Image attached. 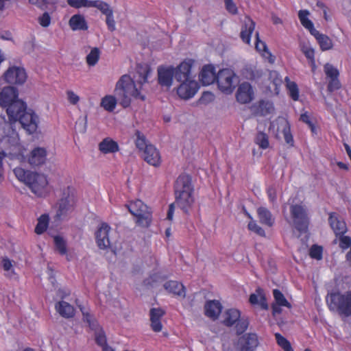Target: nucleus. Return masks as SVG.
<instances>
[{
  "label": "nucleus",
  "instance_id": "1",
  "mask_svg": "<svg viewBox=\"0 0 351 351\" xmlns=\"http://www.w3.org/2000/svg\"><path fill=\"white\" fill-rule=\"evenodd\" d=\"M18 89L14 86H5L0 92V106L6 108V112L10 123L17 121L23 128L32 134L36 132L39 119L31 109L27 108L23 101L19 99Z\"/></svg>",
  "mask_w": 351,
  "mask_h": 351
},
{
  "label": "nucleus",
  "instance_id": "2",
  "mask_svg": "<svg viewBox=\"0 0 351 351\" xmlns=\"http://www.w3.org/2000/svg\"><path fill=\"white\" fill-rule=\"evenodd\" d=\"M151 73V68L144 63L136 65L134 79L128 75H123L117 82L115 93L119 104L124 108L131 104V97L141 101L145 100V96L141 93V86L147 82V77Z\"/></svg>",
  "mask_w": 351,
  "mask_h": 351
},
{
  "label": "nucleus",
  "instance_id": "3",
  "mask_svg": "<svg viewBox=\"0 0 351 351\" xmlns=\"http://www.w3.org/2000/svg\"><path fill=\"white\" fill-rule=\"evenodd\" d=\"M14 173L17 179L25 183L38 197H45L48 193V180L45 175L32 172L21 167H16Z\"/></svg>",
  "mask_w": 351,
  "mask_h": 351
},
{
  "label": "nucleus",
  "instance_id": "4",
  "mask_svg": "<svg viewBox=\"0 0 351 351\" xmlns=\"http://www.w3.org/2000/svg\"><path fill=\"white\" fill-rule=\"evenodd\" d=\"M136 147L142 152L143 158L145 162L154 167H158L161 164V156L156 147L147 143L145 136L139 131L136 132Z\"/></svg>",
  "mask_w": 351,
  "mask_h": 351
},
{
  "label": "nucleus",
  "instance_id": "5",
  "mask_svg": "<svg viewBox=\"0 0 351 351\" xmlns=\"http://www.w3.org/2000/svg\"><path fill=\"white\" fill-rule=\"evenodd\" d=\"M326 302L330 311H336L346 317L351 315V291L343 294L332 292L328 294Z\"/></svg>",
  "mask_w": 351,
  "mask_h": 351
},
{
  "label": "nucleus",
  "instance_id": "6",
  "mask_svg": "<svg viewBox=\"0 0 351 351\" xmlns=\"http://www.w3.org/2000/svg\"><path fill=\"white\" fill-rule=\"evenodd\" d=\"M129 212L134 217L136 226L141 228H149L152 221L151 209L141 200L136 199L126 205Z\"/></svg>",
  "mask_w": 351,
  "mask_h": 351
},
{
  "label": "nucleus",
  "instance_id": "7",
  "mask_svg": "<svg viewBox=\"0 0 351 351\" xmlns=\"http://www.w3.org/2000/svg\"><path fill=\"white\" fill-rule=\"evenodd\" d=\"M289 210L295 228L300 233L306 232L309 219L306 208L301 204H292Z\"/></svg>",
  "mask_w": 351,
  "mask_h": 351
},
{
  "label": "nucleus",
  "instance_id": "8",
  "mask_svg": "<svg viewBox=\"0 0 351 351\" xmlns=\"http://www.w3.org/2000/svg\"><path fill=\"white\" fill-rule=\"evenodd\" d=\"M80 310L82 313L84 321L87 322L89 328L95 332V340L97 345L101 348L107 346V337L102 327L88 312L84 311L82 308H80Z\"/></svg>",
  "mask_w": 351,
  "mask_h": 351
},
{
  "label": "nucleus",
  "instance_id": "9",
  "mask_svg": "<svg viewBox=\"0 0 351 351\" xmlns=\"http://www.w3.org/2000/svg\"><path fill=\"white\" fill-rule=\"evenodd\" d=\"M235 74L230 69L221 70L217 74V83L219 88L223 93L229 94L232 93L235 88L234 79Z\"/></svg>",
  "mask_w": 351,
  "mask_h": 351
},
{
  "label": "nucleus",
  "instance_id": "10",
  "mask_svg": "<svg viewBox=\"0 0 351 351\" xmlns=\"http://www.w3.org/2000/svg\"><path fill=\"white\" fill-rule=\"evenodd\" d=\"M3 80L8 84L22 85L27 80L25 69L21 66H10L3 73Z\"/></svg>",
  "mask_w": 351,
  "mask_h": 351
},
{
  "label": "nucleus",
  "instance_id": "11",
  "mask_svg": "<svg viewBox=\"0 0 351 351\" xmlns=\"http://www.w3.org/2000/svg\"><path fill=\"white\" fill-rule=\"evenodd\" d=\"M275 125L277 127L276 137L278 138V135L282 134L286 143L293 147L294 145V140L291 132V125L288 120L282 117H279L271 126L274 128Z\"/></svg>",
  "mask_w": 351,
  "mask_h": 351
},
{
  "label": "nucleus",
  "instance_id": "12",
  "mask_svg": "<svg viewBox=\"0 0 351 351\" xmlns=\"http://www.w3.org/2000/svg\"><path fill=\"white\" fill-rule=\"evenodd\" d=\"M110 226L106 222L101 223L95 233L96 243L99 249L105 250L110 246L109 233Z\"/></svg>",
  "mask_w": 351,
  "mask_h": 351
},
{
  "label": "nucleus",
  "instance_id": "13",
  "mask_svg": "<svg viewBox=\"0 0 351 351\" xmlns=\"http://www.w3.org/2000/svg\"><path fill=\"white\" fill-rule=\"evenodd\" d=\"M199 88L198 82L195 80H186L177 88V94L182 99H189L195 95Z\"/></svg>",
  "mask_w": 351,
  "mask_h": 351
},
{
  "label": "nucleus",
  "instance_id": "14",
  "mask_svg": "<svg viewBox=\"0 0 351 351\" xmlns=\"http://www.w3.org/2000/svg\"><path fill=\"white\" fill-rule=\"evenodd\" d=\"M71 190L72 189L71 187H67L63 193L64 195H66V196L62 197L58 202V208L56 214L58 217L66 215L73 208V197L70 195Z\"/></svg>",
  "mask_w": 351,
  "mask_h": 351
},
{
  "label": "nucleus",
  "instance_id": "15",
  "mask_svg": "<svg viewBox=\"0 0 351 351\" xmlns=\"http://www.w3.org/2000/svg\"><path fill=\"white\" fill-rule=\"evenodd\" d=\"M193 62L192 59H186L174 68L175 78L178 82H182L192 80L191 71Z\"/></svg>",
  "mask_w": 351,
  "mask_h": 351
},
{
  "label": "nucleus",
  "instance_id": "16",
  "mask_svg": "<svg viewBox=\"0 0 351 351\" xmlns=\"http://www.w3.org/2000/svg\"><path fill=\"white\" fill-rule=\"evenodd\" d=\"M175 77L174 67L160 66L158 68V81L162 86L170 87Z\"/></svg>",
  "mask_w": 351,
  "mask_h": 351
},
{
  "label": "nucleus",
  "instance_id": "17",
  "mask_svg": "<svg viewBox=\"0 0 351 351\" xmlns=\"http://www.w3.org/2000/svg\"><path fill=\"white\" fill-rule=\"evenodd\" d=\"M217 74L212 64L204 65L199 75V80L204 86H208L217 82Z\"/></svg>",
  "mask_w": 351,
  "mask_h": 351
},
{
  "label": "nucleus",
  "instance_id": "18",
  "mask_svg": "<svg viewBox=\"0 0 351 351\" xmlns=\"http://www.w3.org/2000/svg\"><path fill=\"white\" fill-rule=\"evenodd\" d=\"M193 192L176 193H175L176 204L185 213H188L189 210L194 203Z\"/></svg>",
  "mask_w": 351,
  "mask_h": 351
},
{
  "label": "nucleus",
  "instance_id": "19",
  "mask_svg": "<svg viewBox=\"0 0 351 351\" xmlns=\"http://www.w3.org/2000/svg\"><path fill=\"white\" fill-rule=\"evenodd\" d=\"M165 315V311L161 308H152L149 311L151 328L156 332H159L162 329L161 319Z\"/></svg>",
  "mask_w": 351,
  "mask_h": 351
},
{
  "label": "nucleus",
  "instance_id": "20",
  "mask_svg": "<svg viewBox=\"0 0 351 351\" xmlns=\"http://www.w3.org/2000/svg\"><path fill=\"white\" fill-rule=\"evenodd\" d=\"M241 351H254L259 342L255 333H248L239 339Z\"/></svg>",
  "mask_w": 351,
  "mask_h": 351
},
{
  "label": "nucleus",
  "instance_id": "21",
  "mask_svg": "<svg viewBox=\"0 0 351 351\" xmlns=\"http://www.w3.org/2000/svg\"><path fill=\"white\" fill-rule=\"evenodd\" d=\"M253 90L248 82L242 83L238 88L236 97L241 104H247L253 99Z\"/></svg>",
  "mask_w": 351,
  "mask_h": 351
},
{
  "label": "nucleus",
  "instance_id": "22",
  "mask_svg": "<svg viewBox=\"0 0 351 351\" xmlns=\"http://www.w3.org/2000/svg\"><path fill=\"white\" fill-rule=\"evenodd\" d=\"M193 192L191 178L189 175L182 174L176 179L174 184V193Z\"/></svg>",
  "mask_w": 351,
  "mask_h": 351
},
{
  "label": "nucleus",
  "instance_id": "23",
  "mask_svg": "<svg viewBox=\"0 0 351 351\" xmlns=\"http://www.w3.org/2000/svg\"><path fill=\"white\" fill-rule=\"evenodd\" d=\"M222 305L218 300H208L204 305L205 315L213 320L218 319L222 311Z\"/></svg>",
  "mask_w": 351,
  "mask_h": 351
},
{
  "label": "nucleus",
  "instance_id": "24",
  "mask_svg": "<svg viewBox=\"0 0 351 351\" xmlns=\"http://www.w3.org/2000/svg\"><path fill=\"white\" fill-rule=\"evenodd\" d=\"M47 159V151L43 147H36L28 157V162L31 166L36 167L44 164Z\"/></svg>",
  "mask_w": 351,
  "mask_h": 351
},
{
  "label": "nucleus",
  "instance_id": "25",
  "mask_svg": "<svg viewBox=\"0 0 351 351\" xmlns=\"http://www.w3.org/2000/svg\"><path fill=\"white\" fill-rule=\"evenodd\" d=\"M329 224L337 237L344 234L347 231L346 223L340 220L335 213H331L328 218Z\"/></svg>",
  "mask_w": 351,
  "mask_h": 351
},
{
  "label": "nucleus",
  "instance_id": "26",
  "mask_svg": "<svg viewBox=\"0 0 351 351\" xmlns=\"http://www.w3.org/2000/svg\"><path fill=\"white\" fill-rule=\"evenodd\" d=\"M256 42H255V49L265 59L268 60V62L271 64L274 63L276 58L274 56L271 54V53L269 51L266 43L262 41L259 38L258 32L256 33Z\"/></svg>",
  "mask_w": 351,
  "mask_h": 351
},
{
  "label": "nucleus",
  "instance_id": "27",
  "mask_svg": "<svg viewBox=\"0 0 351 351\" xmlns=\"http://www.w3.org/2000/svg\"><path fill=\"white\" fill-rule=\"evenodd\" d=\"M255 25L256 24L252 19L250 17H246L240 34L241 38L245 43H250L251 36L254 31Z\"/></svg>",
  "mask_w": 351,
  "mask_h": 351
},
{
  "label": "nucleus",
  "instance_id": "28",
  "mask_svg": "<svg viewBox=\"0 0 351 351\" xmlns=\"http://www.w3.org/2000/svg\"><path fill=\"white\" fill-rule=\"evenodd\" d=\"M165 289L169 293L176 296L184 298L186 295L185 287L182 283L176 280H169L164 284Z\"/></svg>",
  "mask_w": 351,
  "mask_h": 351
},
{
  "label": "nucleus",
  "instance_id": "29",
  "mask_svg": "<svg viewBox=\"0 0 351 351\" xmlns=\"http://www.w3.org/2000/svg\"><path fill=\"white\" fill-rule=\"evenodd\" d=\"M69 25L73 31H86L88 29L85 17L80 14H74L70 18Z\"/></svg>",
  "mask_w": 351,
  "mask_h": 351
},
{
  "label": "nucleus",
  "instance_id": "30",
  "mask_svg": "<svg viewBox=\"0 0 351 351\" xmlns=\"http://www.w3.org/2000/svg\"><path fill=\"white\" fill-rule=\"evenodd\" d=\"M99 149L103 154L115 153L119 150V147L116 141L107 137L99 143Z\"/></svg>",
  "mask_w": 351,
  "mask_h": 351
},
{
  "label": "nucleus",
  "instance_id": "31",
  "mask_svg": "<svg viewBox=\"0 0 351 351\" xmlns=\"http://www.w3.org/2000/svg\"><path fill=\"white\" fill-rule=\"evenodd\" d=\"M257 293H252L250 295L249 302L252 305L258 304L263 310L268 309V304L265 295L263 293V290L258 288L256 290Z\"/></svg>",
  "mask_w": 351,
  "mask_h": 351
},
{
  "label": "nucleus",
  "instance_id": "32",
  "mask_svg": "<svg viewBox=\"0 0 351 351\" xmlns=\"http://www.w3.org/2000/svg\"><path fill=\"white\" fill-rule=\"evenodd\" d=\"M55 308L57 312L63 317L71 318L75 315V308L69 303L60 301L56 304Z\"/></svg>",
  "mask_w": 351,
  "mask_h": 351
},
{
  "label": "nucleus",
  "instance_id": "33",
  "mask_svg": "<svg viewBox=\"0 0 351 351\" xmlns=\"http://www.w3.org/2000/svg\"><path fill=\"white\" fill-rule=\"evenodd\" d=\"M257 215L260 222L265 226L271 227L275 221L271 212L265 207H259L257 209Z\"/></svg>",
  "mask_w": 351,
  "mask_h": 351
},
{
  "label": "nucleus",
  "instance_id": "34",
  "mask_svg": "<svg viewBox=\"0 0 351 351\" xmlns=\"http://www.w3.org/2000/svg\"><path fill=\"white\" fill-rule=\"evenodd\" d=\"M311 35L317 40L322 51H327L332 48V40L328 36L321 34L317 30Z\"/></svg>",
  "mask_w": 351,
  "mask_h": 351
},
{
  "label": "nucleus",
  "instance_id": "35",
  "mask_svg": "<svg viewBox=\"0 0 351 351\" xmlns=\"http://www.w3.org/2000/svg\"><path fill=\"white\" fill-rule=\"evenodd\" d=\"M240 317L241 312L239 310L235 308L228 309L225 312L223 324L228 327L232 326Z\"/></svg>",
  "mask_w": 351,
  "mask_h": 351
},
{
  "label": "nucleus",
  "instance_id": "36",
  "mask_svg": "<svg viewBox=\"0 0 351 351\" xmlns=\"http://www.w3.org/2000/svg\"><path fill=\"white\" fill-rule=\"evenodd\" d=\"M300 50L308 60V63L313 71L316 67L314 49L308 43H303L300 44Z\"/></svg>",
  "mask_w": 351,
  "mask_h": 351
},
{
  "label": "nucleus",
  "instance_id": "37",
  "mask_svg": "<svg viewBox=\"0 0 351 351\" xmlns=\"http://www.w3.org/2000/svg\"><path fill=\"white\" fill-rule=\"evenodd\" d=\"M309 12L306 10H301L298 12V18L302 26L309 31L311 34L317 29H315L313 23L308 19Z\"/></svg>",
  "mask_w": 351,
  "mask_h": 351
},
{
  "label": "nucleus",
  "instance_id": "38",
  "mask_svg": "<svg viewBox=\"0 0 351 351\" xmlns=\"http://www.w3.org/2000/svg\"><path fill=\"white\" fill-rule=\"evenodd\" d=\"M89 8L98 9L101 14L106 16L114 12L112 8L107 2L102 0H91L89 1Z\"/></svg>",
  "mask_w": 351,
  "mask_h": 351
},
{
  "label": "nucleus",
  "instance_id": "39",
  "mask_svg": "<svg viewBox=\"0 0 351 351\" xmlns=\"http://www.w3.org/2000/svg\"><path fill=\"white\" fill-rule=\"evenodd\" d=\"M285 82H286V88L289 97L293 101H298L300 97L298 84L295 82L291 81L289 77L287 76L285 78Z\"/></svg>",
  "mask_w": 351,
  "mask_h": 351
},
{
  "label": "nucleus",
  "instance_id": "40",
  "mask_svg": "<svg viewBox=\"0 0 351 351\" xmlns=\"http://www.w3.org/2000/svg\"><path fill=\"white\" fill-rule=\"evenodd\" d=\"M117 104V98L113 95H108L101 99L100 105L106 111L112 112L115 109Z\"/></svg>",
  "mask_w": 351,
  "mask_h": 351
},
{
  "label": "nucleus",
  "instance_id": "41",
  "mask_svg": "<svg viewBox=\"0 0 351 351\" xmlns=\"http://www.w3.org/2000/svg\"><path fill=\"white\" fill-rule=\"evenodd\" d=\"M49 222V217L47 214H43L38 219V223L35 227V232L41 234L46 231Z\"/></svg>",
  "mask_w": 351,
  "mask_h": 351
},
{
  "label": "nucleus",
  "instance_id": "42",
  "mask_svg": "<svg viewBox=\"0 0 351 351\" xmlns=\"http://www.w3.org/2000/svg\"><path fill=\"white\" fill-rule=\"evenodd\" d=\"M254 143L259 148L266 149L269 147V136L263 132H258L254 138Z\"/></svg>",
  "mask_w": 351,
  "mask_h": 351
},
{
  "label": "nucleus",
  "instance_id": "43",
  "mask_svg": "<svg viewBox=\"0 0 351 351\" xmlns=\"http://www.w3.org/2000/svg\"><path fill=\"white\" fill-rule=\"evenodd\" d=\"M56 250L60 255H66L67 253L66 242L63 237L56 235L53 237Z\"/></svg>",
  "mask_w": 351,
  "mask_h": 351
},
{
  "label": "nucleus",
  "instance_id": "44",
  "mask_svg": "<svg viewBox=\"0 0 351 351\" xmlns=\"http://www.w3.org/2000/svg\"><path fill=\"white\" fill-rule=\"evenodd\" d=\"M254 107L256 108V112L261 115H266L270 113L272 108L271 104L264 100L259 101Z\"/></svg>",
  "mask_w": 351,
  "mask_h": 351
},
{
  "label": "nucleus",
  "instance_id": "45",
  "mask_svg": "<svg viewBox=\"0 0 351 351\" xmlns=\"http://www.w3.org/2000/svg\"><path fill=\"white\" fill-rule=\"evenodd\" d=\"M275 338L277 344L284 350V351H294L293 348L291 346V343L289 340H287L285 337H283L281 334L276 332L275 333Z\"/></svg>",
  "mask_w": 351,
  "mask_h": 351
},
{
  "label": "nucleus",
  "instance_id": "46",
  "mask_svg": "<svg viewBox=\"0 0 351 351\" xmlns=\"http://www.w3.org/2000/svg\"><path fill=\"white\" fill-rule=\"evenodd\" d=\"M273 295L274 298L275 303L287 307L288 308H291V304L288 302L284 294L279 289H274Z\"/></svg>",
  "mask_w": 351,
  "mask_h": 351
},
{
  "label": "nucleus",
  "instance_id": "47",
  "mask_svg": "<svg viewBox=\"0 0 351 351\" xmlns=\"http://www.w3.org/2000/svg\"><path fill=\"white\" fill-rule=\"evenodd\" d=\"M100 56V51L99 48L94 47L93 48L90 53L86 56V62L89 66H95Z\"/></svg>",
  "mask_w": 351,
  "mask_h": 351
},
{
  "label": "nucleus",
  "instance_id": "48",
  "mask_svg": "<svg viewBox=\"0 0 351 351\" xmlns=\"http://www.w3.org/2000/svg\"><path fill=\"white\" fill-rule=\"evenodd\" d=\"M235 332L237 335H240L245 332L249 326L247 319L240 317L237 322L234 324Z\"/></svg>",
  "mask_w": 351,
  "mask_h": 351
},
{
  "label": "nucleus",
  "instance_id": "49",
  "mask_svg": "<svg viewBox=\"0 0 351 351\" xmlns=\"http://www.w3.org/2000/svg\"><path fill=\"white\" fill-rule=\"evenodd\" d=\"M1 266L4 271L7 273L5 276L9 278H11L14 275L16 274L14 270L12 269V261L7 257L3 258L1 260Z\"/></svg>",
  "mask_w": 351,
  "mask_h": 351
},
{
  "label": "nucleus",
  "instance_id": "50",
  "mask_svg": "<svg viewBox=\"0 0 351 351\" xmlns=\"http://www.w3.org/2000/svg\"><path fill=\"white\" fill-rule=\"evenodd\" d=\"M323 248L317 245H313L309 250V256L314 259L321 260L322 258Z\"/></svg>",
  "mask_w": 351,
  "mask_h": 351
},
{
  "label": "nucleus",
  "instance_id": "51",
  "mask_svg": "<svg viewBox=\"0 0 351 351\" xmlns=\"http://www.w3.org/2000/svg\"><path fill=\"white\" fill-rule=\"evenodd\" d=\"M324 72L330 79L338 78L339 75V71L329 63L324 65Z\"/></svg>",
  "mask_w": 351,
  "mask_h": 351
},
{
  "label": "nucleus",
  "instance_id": "52",
  "mask_svg": "<svg viewBox=\"0 0 351 351\" xmlns=\"http://www.w3.org/2000/svg\"><path fill=\"white\" fill-rule=\"evenodd\" d=\"M248 229L261 237H265V230L255 221H250L247 225Z\"/></svg>",
  "mask_w": 351,
  "mask_h": 351
},
{
  "label": "nucleus",
  "instance_id": "53",
  "mask_svg": "<svg viewBox=\"0 0 351 351\" xmlns=\"http://www.w3.org/2000/svg\"><path fill=\"white\" fill-rule=\"evenodd\" d=\"M90 0H67L69 6L74 8H80L82 7L89 8V1Z\"/></svg>",
  "mask_w": 351,
  "mask_h": 351
},
{
  "label": "nucleus",
  "instance_id": "54",
  "mask_svg": "<svg viewBox=\"0 0 351 351\" xmlns=\"http://www.w3.org/2000/svg\"><path fill=\"white\" fill-rule=\"evenodd\" d=\"M51 17L47 12H45L42 15L38 18V23L43 27H47L50 25Z\"/></svg>",
  "mask_w": 351,
  "mask_h": 351
},
{
  "label": "nucleus",
  "instance_id": "55",
  "mask_svg": "<svg viewBox=\"0 0 351 351\" xmlns=\"http://www.w3.org/2000/svg\"><path fill=\"white\" fill-rule=\"evenodd\" d=\"M106 23L108 27V29L112 32L116 29V22L114 18V12L108 14L106 16Z\"/></svg>",
  "mask_w": 351,
  "mask_h": 351
},
{
  "label": "nucleus",
  "instance_id": "56",
  "mask_svg": "<svg viewBox=\"0 0 351 351\" xmlns=\"http://www.w3.org/2000/svg\"><path fill=\"white\" fill-rule=\"evenodd\" d=\"M226 10L231 14H236L238 12V8L233 0H224Z\"/></svg>",
  "mask_w": 351,
  "mask_h": 351
},
{
  "label": "nucleus",
  "instance_id": "57",
  "mask_svg": "<svg viewBox=\"0 0 351 351\" xmlns=\"http://www.w3.org/2000/svg\"><path fill=\"white\" fill-rule=\"evenodd\" d=\"M341 88V83L338 78L330 79L328 84V90L329 92H333Z\"/></svg>",
  "mask_w": 351,
  "mask_h": 351
},
{
  "label": "nucleus",
  "instance_id": "58",
  "mask_svg": "<svg viewBox=\"0 0 351 351\" xmlns=\"http://www.w3.org/2000/svg\"><path fill=\"white\" fill-rule=\"evenodd\" d=\"M339 247L342 249H347L351 247V238L348 236L339 235Z\"/></svg>",
  "mask_w": 351,
  "mask_h": 351
},
{
  "label": "nucleus",
  "instance_id": "59",
  "mask_svg": "<svg viewBox=\"0 0 351 351\" xmlns=\"http://www.w3.org/2000/svg\"><path fill=\"white\" fill-rule=\"evenodd\" d=\"M66 96L68 101L71 104L75 105L80 101V97L76 95L73 90H69L66 91Z\"/></svg>",
  "mask_w": 351,
  "mask_h": 351
},
{
  "label": "nucleus",
  "instance_id": "60",
  "mask_svg": "<svg viewBox=\"0 0 351 351\" xmlns=\"http://www.w3.org/2000/svg\"><path fill=\"white\" fill-rule=\"evenodd\" d=\"M267 193L269 201L272 203H274L277 198L276 189L274 187L270 186L267 189Z\"/></svg>",
  "mask_w": 351,
  "mask_h": 351
},
{
  "label": "nucleus",
  "instance_id": "61",
  "mask_svg": "<svg viewBox=\"0 0 351 351\" xmlns=\"http://www.w3.org/2000/svg\"><path fill=\"white\" fill-rule=\"evenodd\" d=\"M300 120L302 121V122L308 124L311 128V129L313 130L314 125L312 123L311 118L306 112L304 113H302L300 115Z\"/></svg>",
  "mask_w": 351,
  "mask_h": 351
},
{
  "label": "nucleus",
  "instance_id": "62",
  "mask_svg": "<svg viewBox=\"0 0 351 351\" xmlns=\"http://www.w3.org/2000/svg\"><path fill=\"white\" fill-rule=\"evenodd\" d=\"M214 95L210 92H204L202 94L200 100L202 102H208L213 100Z\"/></svg>",
  "mask_w": 351,
  "mask_h": 351
},
{
  "label": "nucleus",
  "instance_id": "63",
  "mask_svg": "<svg viewBox=\"0 0 351 351\" xmlns=\"http://www.w3.org/2000/svg\"><path fill=\"white\" fill-rule=\"evenodd\" d=\"M282 305H280L278 304H276V303H273L271 304V310H272V315L274 316H276L277 315H280L282 313Z\"/></svg>",
  "mask_w": 351,
  "mask_h": 351
},
{
  "label": "nucleus",
  "instance_id": "64",
  "mask_svg": "<svg viewBox=\"0 0 351 351\" xmlns=\"http://www.w3.org/2000/svg\"><path fill=\"white\" fill-rule=\"evenodd\" d=\"M174 210H175V206H174V204L173 203L169 206L167 215V219L168 220L171 221L173 219Z\"/></svg>",
  "mask_w": 351,
  "mask_h": 351
}]
</instances>
